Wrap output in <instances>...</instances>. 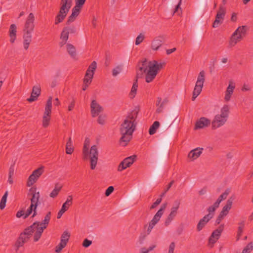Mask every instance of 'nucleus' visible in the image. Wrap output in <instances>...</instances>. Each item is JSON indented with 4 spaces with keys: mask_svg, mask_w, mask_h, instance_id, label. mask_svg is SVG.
I'll use <instances>...</instances> for the list:
<instances>
[{
    "mask_svg": "<svg viewBox=\"0 0 253 253\" xmlns=\"http://www.w3.org/2000/svg\"><path fill=\"white\" fill-rule=\"evenodd\" d=\"M137 113V110H133L124 120L120 126V131L122 136L120 142L122 146H126L132 138V134L136 128L135 120Z\"/></svg>",
    "mask_w": 253,
    "mask_h": 253,
    "instance_id": "nucleus-1",
    "label": "nucleus"
},
{
    "mask_svg": "<svg viewBox=\"0 0 253 253\" xmlns=\"http://www.w3.org/2000/svg\"><path fill=\"white\" fill-rule=\"evenodd\" d=\"M164 62H158L156 60L147 61L146 59L142 61V66L139 71L145 73V81L147 83L152 82L159 72L163 68Z\"/></svg>",
    "mask_w": 253,
    "mask_h": 253,
    "instance_id": "nucleus-2",
    "label": "nucleus"
},
{
    "mask_svg": "<svg viewBox=\"0 0 253 253\" xmlns=\"http://www.w3.org/2000/svg\"><path fill=\"white\" fill-rule=\"evenodd\" d=\"M51 213L48 212L42 222H35L28 228H31L32 234L34 233V241L37 242L41 238L43 230L47 227L51 218Z\"/></svg>",
    "mask_w": 253,
    "mask_h": 253,
    "instance_id": "nucleus-3",
    "label": "nucleus"
},
{
    "mask_svg": "<svg viewBox=\"0 0 253 253\" xmlns=\"http://www.w3.org/2000/svg\"><path fill=\"white\" fill-rule=\"evenodd\" d=\"M229 112V106L227 104H224L220 109V114L216 115L212 122V127L213 129L221 127L225 124Z\"/></svg>",
    "mask_w": 253,
    "mask_h": 253,
    "instance_id": "nucleus-4",
    "label": "nucleus"
},
{
    "mask_svg": "<svg viewBox=\"0 0 253 253\" xmlns=\"http://www.w3.org/2000/svg\"><path fill=\"white\" fill-rule=\"evenodd\" d=\"M84 159L89 158L90 168L91 170L96 169L99 157L98 148L97 145H92L89 149L87 150L86 154L83 153Z\"/></svg>",
    "mask_w": 253,
    "mask_h": 253,
    "instance_id": "nucleus-5",
    "label": "nucleus"
},
{
    "mask_svg": "<svg viewBox=\"0 0 253 253\" xmlns=\"http://www.w3.org/2000/svg\"><path fill=\"white\" fill-rule=\"evenodd\" d=\"M72 4V0H61L60 10L55 18V24L62 22L66 17Z\"/></svg>",
    "mask_w": 253,
    "mask_h": 253,
    "instance_id": "nucleus-6",
    "label": "nucleus"
},
{
    "mask_svg": "<svg viewBox=\"0 0 253 253\" xmlns=\"http://www.w3.org/2000/svg\"><path fill=\"white\" fill-rule=\"evenodd\" d=\"M205 78L206 72L204 70L201 71L197 76V81L193 91L192 97L193 101H194L202 92L205 82Z\"/></svg>",
    "mask_w": 253,
    "mask_h": 253,
    "instance_id": "nucleus-7",
    "label": "nucleus"
},
{
    "mask_svg": "<svg viewBox=\"0 0 253 253\" xmlns=\"http://www.w3.org/2000/svg\"><path fill=\"white\" fill-rule=\"evenodd\" d=\"M96 68L97 63L95 61H93L88 66L83 80V90H85L91 83Z\"/></svg>",
    "mask_w": 253,
    "mask_h": 253,
    "instance_id": "nucleus-8",
    "label": "nucleus"
},
{
    "mask_svg": "<svg viewBox=\"0 0 253 253\" xmlns=\"http://www.w3.org/2000/svg\"><path fill=\"white\" fill-rule=\"evenodd\" d=\"M181 201L179 199L174 200L170 209V211L166 218L164 225L165 226H169L178 214V211L180 208Z\"/></svg>",
    "mask_w": 253,
    "mask_h": 253,
    "instance_id": "nucleus-9",
    "label": "nucleus"
},
{
    "mask_svg": "<svg viewBox=\"0 0 253 253\" xmlns=\"http://www.w3.org/2000/svg\"><path fill=\"white\" fill-rule=\"evenodd\" d=\"M52 110V97H49L47 101L44 108V111L42 118V126L43 127H48L51 121V114Z\"/></svg>",
    "mask_w": 253,
    "mask_h": 253,
    "instance_id": "nucleus-10",
    "label": "nucleus"
},
{
    "mask_svg": "<svg viewBox=\"0 0 253 253\" xmlns=\"http://www.w3.org/2000/svg\"><path fill=\"white\" fill-rule=\"evenodd\" d=\"M167 204H163L158 210V211L155 213L153 218L149 223L147 231L149 234L155 226L158 223L162 217L164 211L166 208Z\"/></svg>",
    "mask_w": 253,
    "mask_h": 253,
    "instance_id": "nucleus-11",
    "label": "nucleus"
},
{
    "mask_svg": "<svg viewBox=\"0 0 253 253\" xmlns=\"http://www.w3.org/2000/svg\"><path fill=\"white\" fill-rule=\"evenodd\" d=\"M43 172V167L34 170L29 176L27 181V186L30 187L35 183Z\"/></svg>",
    "mask_w": 253,
    "mask_h": 253,
    "instance_id": "nucleus-12",
    "label": "nucleus"
},
{
    "mask_svg": "<svg viewBox=\"0 0 253 253\" xmlns=\"http://www.w3.org/2000/svg\"><path fill=\"white\" fill-rule=\"evenodd\" d=\"M31 235V228H28V227L20 234V237L16 242L15 246L17 249L22 247L28 240Z\"/></svg>",
    "mask_w": 253,
    "mask_h": 253,
    "instance_id": "nucleus-13",
    "label": "nucleus"
},
{
    "mask_svg": "<svg viewBox=\"0 0 253 253\" xmlns=\"http://www.w3.org/2000/svg\"><path fill=\"white\" fill-rule=\"evenodd\" d=\"M225 14L226 8L223 5H220L215 19L212 25L213 28L218 27L219 24L223 22Z\"/></svg>",
    "mask_w": 253,
    "mask_h": 253,
    "instance_id": "nucleus-14",
    "label": "nucleus"
},
{
    "mask_svg": "<svg viewBox=\"0 0 253 253\" xmlns=\"http://www.w3.org/2000/svg\"><path fill=\"white\" fill-rule=\"evenodd\" d=\"M224 225H220L219 228L215 230L211 234L209 240V245L211 247H212L213 245L217 242L221 236L223 231Z\"/></svg>",
    "mask_w": 253,
    "mask_h": 253,
    "instance_id": "nucleus-15",
    "label": "nucleus"
},
{
    "mask_svg": "<svg viewBox=\"0 0 253 253\" xmlns=\"http://www.w3.org/2000/svg\"><path fill=\"white\" fill-rule=\"evenodd\" d=\"M236 84L234 81H230L224 92V100L226 102L230 101L235 89Z\"/></svg>",
    "mask_w": 253,
    "mask_h": 253,
    "instance_id": "nucleus-16",
    "label": "nucleus"
},
{
    "mask_svg": "<svg viewBox=\"0 0 253 253\" xmlns=\"http://www.w3.org/2000/svg\"><path fill=\"white\" fill-rule=\"evenodd\" d=\"M136 156L132 155L125 158L119 165L118 170L122 171L130 166L135 162Z\"/></svg>",
    "mask_w": 253,
    "mask_h": 253,
    "instance_id": "nucleus-17",
    "label": "nucleus"
},
{
    "mask_svg": "<svg viewBox=\"0 0 253 253\" xmlns=\"http://www.w3.org/2000/svg\"><path fill=\"white\" fill-rule=\"evenodd\" d=\"M35 16L33 13H30L26 20L23 29V32L33 33L34 29Z\"/></svg>",
    "mask_w": 253,
    "mask_h": 253,
    "instance_id": "nucleus-18",
    "label": "nucleus"
},
{
    "mask_svg": "<svg viewBox=\"0 0 253 253\" xmlns=\"http://www.w3.org/2000/svg\"><path fill=\"white\" fill-rule=\"evenodd\" d=\"M235 199V195H232L230 196L226 201V203L222 207V210L220 212L225 215V216H227L232 208Z\"/></svg>",
    "mask_w": 253,
    "mask_h": 253,
    "instance_id": "nucleus-19",
    "label": "nucleus"
},
{
    "mask_svg": "<svg viewBox=\"0 0 253 253\" xmlns=\"http://www.w3.org/2000/svg\"><path fill=\"white\" fill-rule=\"evenodd\" d=\"M103 110V108L97 102L96 100H92L90 104L91 114L93 117L99 115Z\"/></svg>",
    "mask_w": 253,
    "mask_h": 253,
    "instance_id": "nucleus-20",
    "label": "nucleus"
},
{
    "mask_svg": "<svg viewBox=\"0 0 253 253\" xmlns=\"http://www.w3.org/2000/svg\"><path fill=\"white\" fill-rule=\"evenodd\" d=\"M204 149L201 147L196 148L191 150L188 154V158L190 161H194L203 153Z\"/></svg>",
    "mask_w": 253,
    "mask_h": 253,
    "instance_id": "nucleus-21",
    "label": "nucleus"
},
{
    "mask_svg": "<svg viewBox=\"0 0 253 253\" xmlns=\"http://www.w3.org/2000/svg\"><path fill=\"white\" fill-rule=\"evenodd\" d=\"M210 124L211 121L210 119L206 117H201L196 121L194 129L204 128L209 126Z\"/></svg>",
    "mask_w": 253,
    "mask_h": 253,
    "instance_id": "nucleus-22",
    "label": "nucleus"
},
{
    "mask_svg": "<svg viewBox=\"0 0 253 253\" xmlns=\"http://www.w3.org/2000/svg\"><path fill=\"white\" fill-rule=\"evenodd\" d=\"M23 46L25 50H27L32 41V33L29 32H23Z\"/></svg>",
    "mask_w": 253,
    "mask_h": 253,
    "instance_id": "nucleus-23",
    "label": "nucleus"
},
{
    "mask_svg": "<svg viewBox=\"0 0 253 253\" xmlns=\"http://www.w3.org/2000/svg\"><path fill=\"white\" fill-rule=\"evenodd\" d=\"M17 26L15 24L10 25L9 31L8 35L9 37V42L11 43H14L17 39Z\"/></svg>",
    "mask_w": 253,
    "mask_h": 253,
    "instance_id": "nucleus-24",
    "label": "nucleus"
},
{
    "mask_svg": "<svg viewBox=\"0 0 253 253\" xmlns=\"http://www.w3.org/2000/svg\"><path fill=\"white\" fill-rule=\"evenodd\" d=\"M69 29L67 27L64 28L60 35V42H59V45L61 47H63L64 45H65L68 40L69 39Z\"/></svg>",
    "mask_w": 253,
    "mask_h": 253,
    "instance_id": "nucleus-25",
    "label": "nucleus"
},
{
    "mask_svg": "<svg viewBox=\"0 0 253 253\" xmlns=\"http://www.w3.org/2000/svg\"><path fill=\"white\" fill-rule=\"evenodd\" d=\"M82 8L74 6L72 9V13L70 16L68 17L67 21V24H70V23L74 22L76 18L80 14Z\"/></svg>",
    "mask_w": 253,
    "mask_h": 253,
    "instance_id": "nucleus-26",
    "label": "nucleus"
},
{
    "mask_svg": "<svg viewBox=\"0 0 253 253\" xmlns=\"http://www.w3.org/2000/svg\"><path fill=\"white\" fill-rule=\"evenodd\" d=\"M30 190L34 191L32 193V198H31V205H33L35 206V209H37L40 197V192L36 191V188H32Z\"/></svg>",
    "mask_w": 253,
    "mask_h": 253,
    "instance_id": "nucleus-27",
    "label": "nucleus"
},
{
    "mask_svg": "<svg viewBox=\"0 0 253 253\" xmlns=\"http://www.w3.org/2000/svg\"><path fill=\"white\" fill-rule=\"evenodd\" d=\"M163 44V42L160 37L155 38L151 42L150 47L152 51H156L159 50Z\"/></svg>",
    "mask_w": 253,
    "mask_h": 253,
    "instance_id": "nucleus-28",
    "label": "nucleus"
},
{
    "mask_svg": "<svg viewBox=\"0 0 253 253\" xmlns=\"http://www.w3.org/2000/svg\"><path fill=\"white\" fill-rule=\"evenodd\" d=\"M41 94V88L39 85L34 86L30 97L27 99V100L32 102L37 99L38 97Z\"/></svg>",
    "mask_w": 253,
    "mask_h": 253,
    "instance_id": "nucleus-29",
    "label": "nucleus"
},
{
    "mask_svg": "<svg viewBox=\"0 0 253 253\" xmlns=\"http://www.w3.org/2000/svg\"><path fill=\"white\" fill-rule=\"evenodd\" d=\"M242 40V38L239 37L238 36L233 33L231 37L229 38L228 45L229 48H232L234 47L238 42Z\"/></svg>",
    "mask_w": 253,
    "mask_h": 253,
    "instance_id": "nucleus-30",
    "label": "nucleus"
},
{
    "mask_svg": "<svg viewBox=\"0 0 253 253\" xmlns=\"http://www.w3.org/2000/svg\"><path fill=\"white\" fill-rule=\"evenodd\" d=\"M209 216L205 215L202 219H201L198 222L197 226V229L198 231H200L208 223V222L211 219Z\"/></svg>",
    "mask_w": 253,
    "mask_h": 253,
    "instance_id": "nucleus-31",
    "label": "nucleus"
},
{
    "mask_svg": "<svg viewBox=\"0 0 253 253\" xmlns=\"http://www.w3.org/2000/svg\"><path fill=\"white\" fill-rule=\"evenodd\" d=\"M66 47L67 51L70 56L74 59H76L77 56L76 47L73 44L69 43L66 44Z\"/></svg>",
    "mask_w": 253,
    "mask_h": 253,
    "instance_id": "nucleus-32",
    "label": "nucleus"
},
{
    "mask_svg": "<svg viewBox=\"0 0 253 253\" xmlns=\"http://www.w3.org/2000/svg\"><path fill=\"white\" fill-rule=\"evenodd\" d=\"M247 29L246 26H239L233 33L243 39L246 34Z\"/></svg>",
    "mask_w": 253,
    "mask_h": 253,
    "instance_id": "nucleus-33",
    "label": "nucleus"
},
{
    "mask_svg": "<svg viewBox=\"0 0 253 253\" xmlns=\"http://www.w3.org/2000/svg\"><path fill=\"white\" fill-rule=\"evenodd\" d=\"M74 150L73 142L71 137H69L66 144V153L67 154H72Z\"/></svg>",
    "mask_w": 253,
    "mask_h": 253,
    "instance_id": "nucleus-34",
    "label": "nucleus"
},
{
    "mask_svg": "<svg viewBox=\"0 0 253 253\" xmlns=\"http://www.w3.org/2000/svg\"><path fill=\"white\" fill-rule=\"evenodd\" d=\"M25 218H27L30 214L33 213L32 217H35L37 214V209H35L33 205H30L27 210L24 211Z\"/></svg>",
    "mask_w": 253,
    "mask_h": 253,
    "instance_id": "nucleus-35",
    "label": "nucleus"
},
{
    "mask_svg": "<svg viewBox=\"0 0 253 253\" xmlns=\"http://www.w3.org/2000/svg\"><path fill=\"white\" fill-rule=\"evenodd\" d=\"M219 205L217 204L216 203L214 202L213 205L210 206L208 209V211L209 213L206 214L207 216H209L210 218H212L214 214L215 210L219 207Z\"/></svg>",
    "mask_w": 253,
    "mask_h": 253,
    "instance_id": "nucleus-36",
    "label": "nucleus"
},
{
    "mask_svg": "<svg viewBox=\"0 0 253 253\" xmlns=\"http://www.w3.org/2000/svg\"><path fill=\"white\" fill-rule=\"evenodd\" d=\"M62 188V186L56 184L55 185L54 189L52 190V191L49 194V197L51 198H56L59 194L60 191H61Z\"/></svg>",
    "mask_w": 253,
    "mask_h": 253,
    "instance_id": "nucleus-37",
    "label": "nucleus"
},
{
    "mask_svg": "<svg viewBox=\"0 0 253 253\" xmlns=\"http://www.w3.org/2000/svg\"><path fill=\"white\" fill-rule=\"evenodd\" d=\"M73 197L72 195H69L65 203L62 205L61 209L64 211H67L69 207L72 204Z\"/></svg>",
    "mask_w": 253,
    "mask_h": 253,
    "instance_id": "nucleus-38",
    "label": "nucleus"
},
{
    "mask_svg": "<svg viewBox=\"0 0 253 253\" xmlns=\"http://www.w3.org/2000/svg\"><path fill=\"white\" fill-rule=\"evenodd\" d=\"M137 88L138 84L136 80L135 82L133 83L130 92L129 94V96L130 98H133L135 96L137 91Z\"/></svg>",
    "mask_w": 253,
    "mask_h": 253,
    "instance_id": "nucleus-39",
    "label": "nucleus"
},
{
    "mask_svg": "<svg viewBox=\"0 0 253 253\" xmlns=\"http://www.w3.org/2000/svg\"><path fill=\"white\" fill-rule=\"evenodd\" d=\"M70 237V234L67 231H65L61 235L60 242L67 244V243L69 240Z\"/></svg>",
    "mask_w": 253,
    "mask_h": 253,
    "instance_id": "nucleus-40",
    "label": "nucleus"
},
{
    "mask_svg": "<svg viewBox=\"0 0 253 253\" xmlns=\"http://www.w3.org/2000/svg\"><path fill=\"white\" fill-rule=\"evenodd\" d=\"M160 126V123L158 121H155L152 126L149 128V132L151 135H153L155 133L156 130L159 128Z\"/></svg>",
    "mask_w": 253,
    "mask_h": 253,
    "instance_id": "nucleus-41",
    "label": "nucleus"
},
{
    "mask_svg": "<svg viewBox=\"0 0 253 253\" xmlns=\"http://www.w3.org/2000/svg\"><path fill=\"white\" fill-rule=\"evenodd\" d=\"M156 246L155 245H152L149 247V248H146L145 247H143L139 249V253H149L150 252L154 250L156 248Z\"/></svg>",
    "mask_w": 253,
    "mask_h": 253,
    "instance_id": "nucleus-42",
    "label": "nucleus"
},
{
    "mask_svg": "<svg viewBox=\"0 0 253 253\" xmlns=\"http://www.w3.org/2000/svg\"><path fill=\"white\" fill-rule=\"evenodd\" d=\"M253 250V241L249 243L244 248L241 253H251Z\"/></svg>",
    "mask_w": 253,
    "mask_h": 253,
    "instance_id": "nucleus-43",
    "label": "nucleus"
},
{
    "mask_svg": "<svg viewBox=\"0 0 253 253\" xmlns=\"http://www.w3.org/2000/svg\"><path fill=\"white\" fill-rule=\"evenodd\" d=\"M90 145V140L88 138H86L84 143V146L83 148V153L86 154L87 153V150L89 149Z\"/></svg>",
    "mask_w": 253,
    "mask_h": 253,
    "instance_id": "nucleus-44",
    "label": "nucleus"
},
{
    "mask_svg": "<svg viewBox=\"0 0 253 253\" xmlns=\"http://www.w3.org/2000/svg\"><path fill=\"white\" fill-rule=\"evenodd\" d=\"M8 195V192L6 191L3 195L0 202V209L1 210L3 209L5 207L6 203L7 201V198Z\"/></svg>",
    "mask_w": 253,
    "mask_h": 253,
    "instance_id": "nucleus-45",
    "label": "nucleus"
},
{
    "mask_svg": "<svg viewBox=\"0 0 253 253\" xmlns=\"http://www.w3.org/2000/svg\"><path fill=\"white\" fill-rule=\"evenodd\" d=\"M145 39V34L144 33L139 34L136 38L135 44L136 45H139L141 42H143Z\"/></svg>",
    "mask_w": 253,
    "mask_h": 253,
    "instance_id": "nucleus-46",
    "label": "nucleus"
},
{
    "mask_svg": "<svg viewBox=\"0 0 253 253\" xmlns=\"http://www.w3.org/2000/svg\"><path fill=\"white\" fill-rule=\"evenodd\" d=\"M123 70L122 65H119L113 69L112 71V75L114 77L117 76L120 73H121Z\"/></svg>",
    "mask_w": 253,
    "mask_h": 253,
    "instance_id": "nucleus-47",
    "label": "nucleus"
},
{
    "mask_svg": "<svg viewBox=\"0 0 253 253\" xmlns=\"http://www.w3.org/2000/svg\"><path fill=\"white\" fill-rule=\"evenodd\" d=\"M161 101L162 99L161 98L158 97L157 98L156 105L159 106L158 108L157 109V112L158 113H160L161 112H162L163 108V104L164 102H161Z\"/></svg>",
    "mask_w": 253,
    "mask_h": 253,
    "instance_id": "nucleus-48",
    "label": "nucleus"
},
{
    "mask_svg": "<svg viewBox=\"0 0 253 253\" xmlns=\"http://www.w3.org/2000/svg\"><path fill=\"white\" fill-rule=\"evenodd\" d=\"M239 226L238 229V233H237V239L239 240L241 237L242 234L243 232V228L244 227V222H241L239 223Z\"/></svg>",
    "mask_w": 253,
    "mask_h": 253,
    "instance_id": "nucleus-49",
    "label": "nucleus"
},
{
    "mask_svg": "<svg viewBox=\"0 0 253 253\" xmlns=\"http://www.w3.org/2000/svg\"><path fill=\"white\" fill-rule=\"evenodd\" d=\"M66 245L67 244L60 242V243L55 247V252L56 253H60L62 249H64L66 246Z\"/></svg>",
    "mask_w": 253,
    "mask_h": 253,
    "instance_id": "nucleus-50",
    "label": "nucleus"
},
{
    "mask_svg": "<svg viewBox=\"0 0 253 253\" xmlns=\"http://www.w3.org/2000/svg\"><path fill=\"white\" fill-rule=\"evenodd\" d=\"M181 0H179L178 4L176 5V6L175 8L173 13H177L178 15H180L181 13L182 10H181V7H180V5L181 4Z\"/></svg>",
    "mask_w": 253,
    "mask_h": 253,
    "instance_id": "nucleus-51",
    "label": "nucleus"
},
{
    "mask_svg": "<svg viewBox=\"0 0 253 253\" xmlns=\"http://www.w3.org/2000/svg\"><path fill=\"white\" fill-rule=\"evenodd\" d=\"M251 90V86L248 84L245 83L243 84L242 87L241 88V90L243 92L250 91Z\"/></svg>",
    "mask_w": 253,
    "mask_h": 253,
    "instance_id": "nucleus-52",
    "label": "nucleus"
},
{
    "mask_svg": "<svg viewBox=\"0 0 253 253\" xmlns=\"http://www.w3.org/2000/svg\"><path fill=\"white\" fill-rule=\"evenodd\" d=\"M86 0H75L76 6L82 8Z\"/></svg>",
    "mask_w": 253,
    "mask_h": 253,
    "instance_id": "nucleus-53",
    "label": "nucleus"
},
{
    "mask_svg": "<svg viewBox=\"0 0 253 253\" xmlns=\"http://www.w3.org/2000/svg\"><path fill=\"white\" fill-rule=\"evenodd\" d=\"M92 244V241L87 239H85L83 242L82 245L84 248H88Z\"/></svg>",
    "mask_w": 253,
    "mask_h": 253,
    "instance_id": "nucleus-54",
    "label": "nucleus"
},
{
    "mask_svg": "<svg viewBox=\"0 0 253 253\" xmlns=\"http://www.w3.org/2000/svg\"><path fill=\"white\" fill-rule=\"evenodd\" d=\"M106 117L105 115H100L98 117L97 122L100 125H104L105 123Z\"/></svg>",
    "mask_w": 253,
    "mask_h": 253,
    "instance_id": "nucleus-55",
    "label": "nucleus"
},
{
    "mask_svg": "<svg viewBox=\"0 0 253 253\" xmlns=\"http://www.w3.org/2000/svg\"><path fill=\"white\" fill-rule=\"evenodd\" d=\"M162 201V198H158L151 206L150 209H155L158 205H159Z\"/></svg>",
    "mask_w": 253,
    "mask_h": 253,
    "instance_id": "nucleus-56",
    "label": "nucleus"
},
{
    "mask_svg": "<svg viewBox=\"0 0 253 253\" xmlns=\"http://www.w3.org/2000/svg\"><path fill=\"white\" fill-rule=\"evenodd\" d=\"M175 245L174 242H171L169 247L168 253H174Z\"/></svg>",
    "mask_w": 253,
    "mask_h": 253,
    "instance_id": "nucleus-57",
    "label": "nucleus"
},
{
    "mask_svg": "<svg viewBox=\"0 0 253 253\" xmlns=\"http://www.w3.org/2000/svg\"><path fill=\"white\" fill-rule=\"evenodd\" d=\"M225 216H226L225 215L220 212L218 217L216 220V223L219 224Z\"/></svg>",
    "mask_w": 253,
    "mask_h": 253,
    "instance_id": "nucleus-58",
    "label": "nucleus"
},
{
    "mask_svg": "<svg viewBox=\"0 0 253 253\" xmlns=\"http://www.w3.org/2000/svg\"><path fill=\"white\" fill-rule=\"evenodd\" d=\"M114 190V187L112 186H109L106 190V191H105V195L106 196H109L111 193H112L113 192Z\"/></svg>",
    "mask_w": 253,
    "mask_h": 253,
    "instance_id": "nucleus-59",
    "label": "nucleus"
},
{
    "mask_svg": "<svg viewBox=\"0 0 253 253\" xmlns=\"http://www.w3.org/2000/svg\"><path fill=\"white\" fill-rule=\"evenodd\" d=\"M25 212L23 210H20L17 211L16 213V217L17 218H20L23 217L24 219H26V218H25V215H24Z\"/></svg>",
    "mask_w": 253,
    "mask_h": 253,
    "instance_id": "nucleus-60",
    "label": "nucleus"
},
{
    "mask_svg": "<svg viewBox=\"0 0 253 253\" xmlns=\"http://www.w3.org/2000/svg\"><path fill=\"white\" fill-rule=\"evenodd\" d=\"M237 19V15L236 13H233L231 15V20L233 22H236Z\"/></svg>",
    "mask_w": 253,
    "mask_h": 253,
    "instance_id": "nucleus-61",
    "label": "nucleus"
},
{
    "mask_svg": "<svg viewBox=\"0 0 253 253\" xmlns=\"http://www.w3.org/2000/svg\"><path fill=\"white\" fill-rule=\"evenodd\" d=\"M176 50V48L174 47L171 49H169L166 50V53L167 55H169L173 52L175 51Z\"/></svg>",
    "mask_w": 253,
    "mask_h": 253,
    "instance_id": "nucleus-62",
    "label": "nucleus"
},
{
    "mask_svg": "<svg viewBox=\"0 0 253 253\" xmlns=\"http://www.w3.org/2000/svg\"><path fill=\"white\" fill-rule=\"evenodd\" d=\"M14 168L13 166H11L9 168V176L10 177H12L13 175L14 174Z\"/></svg>",
    "mask_w": 253,
    "mask_h": 253,
    "instance_id": "nucleus-63",
    "label": "nucleus"
},
{
    "mask_svg": "<svg viewBox=\"0 0 253 253\" xmlns=\"http://www.w3.org/2000/svg\"><path fill=\"white\" fill-rule=\"evenodd\" d=\"M65 212V211H64V210H63L62 209H60L57 213V218L58 219L60 218Z\"/></svg>",
    "mask_w": 253,
    "mask_h": 253,
    "instance_id": "nucleus-64",
    "label": "nucleus"
}]
</instances>
